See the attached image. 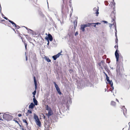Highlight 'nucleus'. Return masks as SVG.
I'll use <instances>...</instances> for the list:
<instances>
[{
	"label": "nucleus",
	"mask_w": 130,
	"mask_h": 130,
	"mask_svg": "<svg viewBox=\"0 0 130 130\" xmlns=\"http://www.w3.org/2000/svg\"><path fill=\"white\" fill-rule=\"evenodd\" d=\"M98 65L99 66L100 69L103 70L104 68L106 70H107L108 69V67L103 60H102L99 63Z\"/></svg>",
	"instance_id": "1"
},
{
	"label": "nucleus",
	"mask_w": 130,
	"mask_h": 130,
	"mask_svg": "<svg viewBox=\"0 0 130 130\" xmlns=\"http://www.w3.org/2000/svg\"><path fill=\"white\" fill-rule=\"evenodd\" d=\"M103 73L105 74L106 76V79L108 82L111 85V87L110 88L109 90L110 91H111V92L113 93V95H114V93H113V90L114 89V88L113 87V83L112 82L109 80V77H108L107 75L103 71Z\"/></svg>",
	"instance_id": "2"
},
{
	"label": "nucleus",
	"mask_w": 130,
	"mask_h": 130,
	"mask_svg": "<svg viewBox=\"0 0 130 130\" xmlns=\"http://www.w3.org/2000/svg\"><path fill=\"white\" fill-rule=\"evenodd\" d=\"M34 85L35 86V90L32 93V94L33 95V97L34 98L35 97V95L36 93V89H37V81L36 79V78L35 76H34Z\"/></svg>",
	"instance_id": "3"
},
{
	"label": "nucleus",
	"mask_w": 130,
	"mask_h": 130,
	"mask_svg": "<svg viewBox=\"0 0 130 130\" xmlns=\"http://www.w3.org/2000/svg\"><path fill=\"white\" fill-rule=\"evenodd\" d=\"M91 24L90 23H88L86 24L82 25H81V27L80 29L82 30V31L84 32L85 31V28L87 27L90 26Z\"/></svg>",
	"instance_id": "4"
},
{
	"label": "nucleus",
	"mask_w": 130,
	"mask_h": 130,
	"mask_svg": "<svg viewBox=\"0 0 130 130\" xmlns=\"http://www.w3.org/2000/svg\"><path fill=\"white\" fill-rule=\"evenodd\" d=\"M10 117V116L9 114H4L3 116V118L7 121H9L10 120L9 118Z\"/></svg>",
	"instance_id": "5"
},
{
	"label": "nucleus",
	"mask_w": 130,
	"mask_h": 130,
	"mask_svg": "<svg viewBox=\"0 0 130 130\" xmlns=\"http://www.w3.org/2000/svg\"><path fill=\"white\" fill-rule=\"evenodd\" d=\"M115 55L117 61L118 62L119 61V53H118V50L116 49L115 53Z\"/></svg>",
	"instance_id": "6"
},
{
	"label": "nucleus",
	"mask_w": 130,
	"mask_h": 130,
	"mask_svg": "<svg viewBox=\"0 0 130 130\" xmlns=\"http://www.w3.org/2000/svg\"><path fill=\"white\" fill-rule=\"evenodd\" d=\"M9 21L14 26H15L17 29H18L20 28V27L19 26L17 25L14 22H13L12 21H11L10 20H9Z\"/></svg>",
	"instance_id": "7"
},
{
	"label": "nucleus",
	"mask_w": 130,
	"mask_h": 130,
	"mask_svg": "<svg viewBox=\"0 0 130 130\" xmlns=\"http://www.w3.org/2000/svg\"><path fill=\"white\" fill-rule=\"evenodd\" d=\"M61 55V53H59L57 55L53 56L52 57L54 60H55L58 58Z\"/></svg>",
	"instance_id": "8"
},
{
	"label": "nucleus",
	"mask_w": 130,
	"mask_h": 130,
	"mask_svg": "<svg viewBox=\"0 0 130 130\" xmlns=\"http://www.w3.org/2000/svg\"><path fill=\"white\" fill-rule=\"evenodd\" d=\"M53 114V111L51 109L48 111V112L47 114V116L49 117Z\"/></svg>",
	"instance_id": "9"
},
{
	"label": "nucleus",
	"mask_w": 130,
	"mask_h": 130,
	"mask_svg": "<svg viewBox=\"0 0 130 130\" xmlns=\"http://www.w3.org/2000/svg\"><path fill=\"white\" fill-rule=\"evenodd\" d=\"M121 108L122 109L124 114L125 115L126 113L127 110L126 108H125L124 106H122Z\"/></svg>",
	"instance_id": "10"
},
{
	"label": "nucleus",
	"mask_w": 130,
	"mask_h": 130,
	"mask_svg": "<svg viewBox=\"0 0 130 130\" xmlns=\"http://www.w3.org/2000/svg\"><path fill=\"white\" fill-rule=\"evenodd\" d=\"M93 10H95L96 11V12L95 13H96V16H98V14L99 13L98 12L99 7H98V8L95 7L94 8Z\"/></svg>",
	"instance_id": "11"
},
{
	"label": "nucleus",
	"mask_w": 130,
	"mask_h": 130,
	"mask_svg": "<svg viewBox=\"0 0 130 130\" xmlns=\"http://www.w3.org/2000/svg\"><path fill=\"white\" fill-rule=\"evenodd\" d=\"M36 122L37 125H38L39 127H41V123L39 120L36 121Z\"/></svg>",
	"instance_id": "12"
},
{
	"label": "nucleus",
	"mask_w": 130,
	"mask_h": 130,
	"mask_svg": "<svg viewBox=\"0 0 130 130\" xmlns=\"http://www.w3.org/2000/svg\"><path fill=\"white\" fill-rule=\"evenodd\" d=\"M34 118L35 120V121L39 120L38 116L35 113L34 114Z\"/></svg>",
	"instance_id": "13"
},
{
	"label": "nucleus",
	"mask_w": 130,
	"mask_h": 130,
	"mask_svg": "<svg viewBox=\"0 0 130 130\" xmlns=\"http://www.w3.org/2000/svg\"><path fill=\"white\" fill-rule=\"evenodd\" d=\"M48 38L50 41H52L53 40V37L50 34L48 35Z\"/></svg>",
	"instance_id": "14"
},
{
	"label": "nucleus",
	"mask_w": 130,
	"mask_h": 130,
	"mask_svg": "<svg viewBox=\"0 0 130 130\" xmlns=\"http://www.w3.org/2000/svg\"><path fill=\"white\" fill-rule=\"evenodd\" d=\"M35 106V105L32 103H30V105L29 106V108L31 109H32Z\"/></svg>",
	"instance_id": "15"
},
{
	"label": "nucleus",
	"mask_w": 130,
	"mask_h": 130,
	"mask_svg": "<svg viewBox=\"0 0 130 130\" xmlns=\"http://www.w3.org/2000/svg\"><path fill=\"white\" fill-rule=\"evenodd\" d=\"M33 102H34L35 105H38V102L37 100L36 99L35 97L33 99Z\"/></svg>",
	"instance_id": "16"
},
{
	"label": "nucleus",
	"mask_w": 130,
	"mask_h": 130,
	"mask_svg": "<svg viewBox=\"0 0 130 130\" xmlns=\"http://www.w3.org/2000/svg\"><path fill=\"white\" fill-rule=\"evenodd\" d=\"M117 31H116V32H115V37H116V39L115 40V42H116V43H117L118 42V38H117Z\"/></svg>",
	"instance_id": "17"
},
{
	"label": "nucleus",
	"mask_w": 130,
	"mask_h": 130,
	"mask_svg": "<svg viewBox=\"0 0 130 130\" xmlns=\"http://www.w3.org/2000/svg\"><path fill=\"white\" fill-rule=\"evenodd\" d=\"M45 60H46L48 62H50L51 61V60L49 58L45 56Z\"/></svg>",
	"instance_id": "18"
},
{
	"label": "nucleus",
	"mask_w": 130,
	"mask_h": 130,
	"mask_svg": "<svg viewBox=\"0 0 130 130\" xmlns=\"http://www.w3.org/2000/svg\"><path fill=\"white\" fill-rule=\"evenodd\" d=\"M32 113V112L30 110H27V112L26 114V116H27L29 115L30 114H31Z\"/></svg>",
	"instance_id": "19"
},
{
	"label": "nucleus",
	"mask_w": 130,
	"mask_h": 130,
	"mask_svg": "<svg viewBox=\"0 0 130 130\" xmlns=\"http://www.w3.org/2000/svg\"><path fill=\"white\" fill-rule=\"evenodd\" d=\"M58 93L60 94L61 95V92L60 91V89L59 88H58L56 89Z\"/></svg>",
	"instance_id": "20"
},
{
	"label": "nucleus",
	"mask_w": 130,
	"mask_h": 130,
	"mask_svg": "<svg viewBox=\"0 0 130 130\" xmlns=\"http://www.w3.org/2000/svg\"><path fill=\"white\" fill-rule=\"evenodd\" d=\"M46 110H47L48 111L51 109V108L48 105L46 106Z\"/></svg>",
	"instance_id": "21"
},
{
	"label": "nucleus",
	"mask_w": 130,
	"mask_h": 130,
	"mask_svg": "<svg viewBox=\"0 0 130 130\" xmlns=\"http://www.w3.org/2000/svg\"><path fill=\"white\" fill-rule=\"evenodd\" d=\"M53 83L55 85V87L56 89L59 88L58 85L56 84L55 82H54Z\"/></svg>",
	"instance_id": "22"
},
{
	"label": "nucleus",
	"mask_w": 130,
	"mask_h": 130,
	"mask_svg": "<svg viewBox=\"0 0 130 130\" xmlns=\"http://www.w3.org/2000/svg\"><path fill=\"white\" fill-rule=\"evenodd\" d=\"M23 121L24 123H25L26 124V125L27 126L28 124L26 120L25 119H23Z\"/></svg>",
	"instance_id": "23"
},
{
	"label": "nucleus",
	"mask_w": 130,
	"mask_h": 130,
	"mask_svg": "<svg viewBox=\"0 0 130 130\" xmlns=\"http://www.w3.org/2000/svg\"><path fill=\"white\" fill-rule=\"evenodd\" d=\"M3 18H4L5 19H6V20H8V21H9V20H9L8 19V18L7 17H5V16H4V15H3Z\"/></svg>",
	"instance_id": "24"
},
{
	"label": "nucleus",
	"mask_w": 130,
	"mask_h": 130,
	"mask_svg": "<svg viewBox=\"0 0 130 130\" xmlns=\"http://www.w3.org/2000/svg\"><path fill=\"white\" fill-rule=\"evenodd\" d=\"M90 24H91V25H92V24H96H96H100V23H90Z\"/></svg>",
	"instance_id": "25"
},
{
	"label": "nucleus",
	"mask_w": 130,
	"mask_h": 130,
	"mask_svg": "<svg viewBox=\"0 0 130 130\" xmlns=\"http://www.w3.org/2000/svg\"><path fill=\"white\" fill-rule=\"evenodd\" d=\"M117 43V45H116L115 46H114V47H115L118 50V45L117 44L118 42L116 43Z\"/></svg>",
	"instance_id": "26"
},
{
	"label": "nucleus",
	"mask_w": 130,
	"mask_h": 130,
	"mask_svg": "<svg viewBox=\"0 0 130 130\" xmlns=\"http://www.w3.org/2000/svg\"><path fill=\"white\" fill-rule=\"evenodd\" d=\"M122 130H128V128L127 127H125Z\"/></svg>",
	"instance_id": "27"
},
{
	"label": "nucleus",
	"mask_w": 130,
	"mask_h": 130,
	"mask_svg": "<svg viewBox=\"0 0 130 130\" xmlns=\"http://www.w3.org/2000/svg\"><path fill=\"white\" fill-rule=\"evenodd\" d=\"M110 62V61H109V59L108 58H107L106 59V62L108 63H109Z\"/></svg>",
	"instance_id": "28"
},
{
	"label": "nucleus",
	"mask_w": 130,
	"mask_h": 130,
	"mask_svg": "<svg viewBox=\"0 0 130 130\" xmlns=\"http://www.w3.org/2000/svg\"><path fill=\"white\" fill-rule=\"evenodd\" d=\"M24 43L25 46V48L26 49L27 44L25 43L24 42Z\"/></svg>",
	"instance_id": "29"
},
{
	"label": "nucleus",
	"mask_w": 130,
	"mask_h": 130,
	"mask_svg": "<svg viewBox=\"0 0 130 130\" xmlns=\"http://www.w3.org/2000/svg\"><path fill=\"white\" fill-rule=\"evenodd\" d=\"M49 127H50V126H49V125H48V126H47V128H46V129H47V130H49Z\"/></svg>",
	"instance_id": "30"
},
{
	"label": "nucleus",
	"mask_w": 130,
	"mask_h": 130,
	"mask_svg": "<svg viewBox=\"0 0 130 130\" xmlns=\"http://www.w3.org/2000/svg\"><path fill=\"white\" fill-rule=\"evenodd\" d=\"M114 104V102L113 101H111V105H113V104Z\"/></svg>",
	"instance_id": "31"
},
{
	"label": "nucleus",
	"mask_w": 130,
	"mask_h": 130,
	"mask_svg": "<svg viewBox=\"0 0 130 130\" xmlns=\"http://www.w3.org/2000/svg\"><path fill=\"white\" fill-rule=\"evenodd\" d=\"M18 116L19 117H21L22 116V115L21 114H18Z\"/></svg>",
	"instance_id": "32"
},
{
	"label": "nucleus",
	"mask_w": 130,
	"mask_h": 130,
	"mask_svg": "<svg viewBox=\"0 0 130 130\" xmlns=\"http://www.w3.org/2000/svg\"><path fill=\"white\" fill-rule=\"evenodd\" d=\"M78 32H77H77H75V36H76V35H78Z\"/></svg>",
	"instance_id": "33"
},
{
	"label": "nucleus",
	"mask_w": 130,
	"mask_h": 130,
	"mask_svg": "<svg viewBox=\"0 0 130 130\" xmlns=\"http://www.w3.org/2000/svg\"><path fill=\"white\" fill-rule=\"evenodd\" d=\"M13 120L16 123H17L18 124L19 123L18 121H17L15 120V119Z\"/></svg>",
	"instance_id": "34"
},
{
	"label": "nucleus",
	"mask_w": 130,
	"mask_h": 130,
	"mask_svg": "<svg viewBox=\"0 0 130 130\" xmlns=\"http://www.w3.org/2000/svg\"><path fill=\"white\" fill-rule=\"evenodd\" d=\"M94 25H93V26H94V27H96V24H94Z\"/></svg>",
	"instance_id": "35"
},
{
	"label": "nucleus",
	"mask_w": 130,
	"mask_h": 130,
	"mask_svg": "<svg viewBox=\"0 0 130 130\" xmlns=\"http://www.w3.org/2000/svg\"><path fill=\"white\" fill-rule=\"evenodd\" d=\"M115 30L116 31L115 32H116V31H117V29H116V27H115Z\"/></svg>",
	"instance_id": "36"
},
{
	"label": "nucleus",
	"mask_w": 130,
	"mask_h": 130,
	"mask_svg": "<svg viewBox=\"0 0 130 130\" xmlns=\"http://www.w3.org/2000/svg\"><path fill=\"white\" fill-rule=\"evenodd\" d=\"M112 18V21H114V19L113 18Z\"/></svg>",
	"instance_id": "37"
},
{
	"label": "nucleus",
	"mask_w": 130,
	"mask_h": 130,
	"mask_svg": "<svg viewBox=\"0 0 130 130\" xmlns=\"http://www.w3.org/2000/svg\"><path fill=\"white\" fill-rule=\"evenodd\" d=\"M26 61L27 60V56L26 57Z\"/></svg>",
	"instance_id": "38"
},
{
	"label": "nucleus",
	"mask_w": 130,
	"mask_h": 130,
	"mask_svg": "<svg viewBox=\"0 0 130 130\" xmlns=\"http://www.w3.org/2000/svg\"><path fill=\"white\" fill-rule=\"evenodd\" d=\"M48 43L47 44L48 45V44H49V41H48Z\"/></svg>",
	"instance_id": "39"
},
{
	"label": "nucleus",
	"mask_w": 130,
	"mask_h": 130,
	"mask_svg": "<svg viewBox=\"0 0 130 130\" xmlns=\"http://www.w3.org/2000/svg\"><path fill=\"white\" fill-rule=\"evenodd\" d=\"M20 37H21V39H22V40L23 42V38L21 36H20Z\"/></svg>",
	"instance_id": "40"
},
{
	"label": "nucleus",
	"mask_w": 130,
	"mask_h": 130,
	"mask_svg": "<svg viewBox=\"0 0 130 130\" xmlns=\"http://www.w3.org/2000/svg\"><path fill=\"white\" fill-rule=\"evenodd\" d=\"M116 100L118 102H119V101L118 99H116Z\"/></svg>",
	"instance_id": "41"
},
{
	"label": "nucleus",
	"mask_w": 130,
	"mask_h": 130,
	"mask_svg": "<svg viewBox=\"0 0 130 130\" xmlns=\"http://www.w3.org/2000/svg\"><path fill=\"white\" fill-rule=\"evenodd\" d=\"M42 17H45V16L44 15H42Z\"/></svg>",
	"instance_id": "42"
},
{
	"label": "nucleus",
	"mask_w": 130,
	"mask_h": 130,
	"mask_svg": "<svg viewBox=\"0 0 130 130\" xmlns=\"http://www.w3.org/2000/svg\"><path fill=\"white\" fill-rule=\"evenodd\" d=\"M74 23L75 24V21H74Z\"/></svg>",
	"instance_id": "43"
},
{
	"label": "nucleus",
	"mask_w": 130,
	"mask_h": 130,
	"mask_svg": "<svg viewBox=\"0 0 130 130\" xmlns=\"http://www.w3.org/2000/svg\"><path fill=\"white\" fill-rule=\"evenodd\" d=\"M113 14V12H112V13L111 14V15H112Z\"/></svg>",
	"instance_id": "44"
},
{
	"label": "nucleus",
	"mask_w": 130,
	"mask_h": 130,
	"mask_svg": "<svg viewBox=\"0 0 130 130\" xmlns=\"http://www.w3.org/2000/svg\"><path fill=\"white\" fill-rule=\"evenodd\" d=\"M25 27V28H26L27 29H28V28L27 27Z\"/></svg>",
	"instance_id": "45"
},
{
	"label": "nucleus",
	"mask_w": 130,
	"mask_h": 130,
	"mask_svg": "<svg viewBox=\"0 0 130 130\" xmlns=\"http://www.w3.org/2000/svg\"><path fill=\"white\" fill-rule=\"evenodd\" d=\"M104 22H105V23H107V22L106 21H104Z\"/></svg>",
	"instance_id": "46"
},
{
	"label": "nucleus",
	"mask_w": 130,
	"mask_h": 130,
	"mask_svg": "<svg viewBox=\"0 0 130 130\" xmlns=\"http://www.w3.org/2000/svg\"><path fill=\"white\" fill-rule=\"evenodd\" d=\"M28 36V35H25V36L26 37V36Z\"/></svg>",
	"instance_id": "47"
},
{
	"label": "nucleus",
	"mask_w": 130,
	"mask_h": 130,
	"mask_svg": "<svg viewBox=\"0 0 130 130\" xmlns=\"http://www.w3.org/2000/svg\"><path fill=\"white\" fill-rule=\"evenodd\" d=\"M113 24H114V22H113V23L111 25H113Z\"/></svg>",
	"instance_id": "48"
},
{
	"label": "nucleus",
	"mask_w": 130,
	"mask_h": 130,
	"mask_svg": "<svg viewBox=\"0 0 130 130\" xmlns=\"http://www.w3.org/2000/svg\"><path fill=\"white\" fill-rule=\"evenodd\" d=\"M76 25H77V22H76Z\"/></svg>",
	"instance_id": "49"
},
{
	"label": "nucleus",
	"mask_w": 130,
	"mask_h": 130,
	"mask_svg": "<svg viewBox=\"0 0 130 130\" xmlns=\"http://www.w3.org/2000/svg\"><path fill=\"white\" fill-rule=\"evenodd\" d=\"M23 130H24V129H23Z\"/></svg>",
	"instance_id": "50"
},
{
	"label": "nucleus",
	"mask_w": 130,
	"mask_h": 130,
	"mask_svg": "<svg viewBox=\"0 0 130 130\" xmlns=\"http://www.w3.org/2000/svg\"><path fill=\"white\" fill-rule=\"evenodd\" d=\"M0 120H1V119L0 118Z\"/></svg>",
	"instance_id": "51"
},
{
	"label": "nucleus",
	"mask_w": 130,
	"mask_h": 130,
	"mask_svg": "<svg viewBox=\"0 0 130 130\" xmlns=\"http://www.w3.org/2000/svg\"><path fill=\"white\" fill-rule=\"evenodd\" d=\"M113 1H114V0H113Z\"/></svg>",
	"instance_id": "52"
}]
</instances>
